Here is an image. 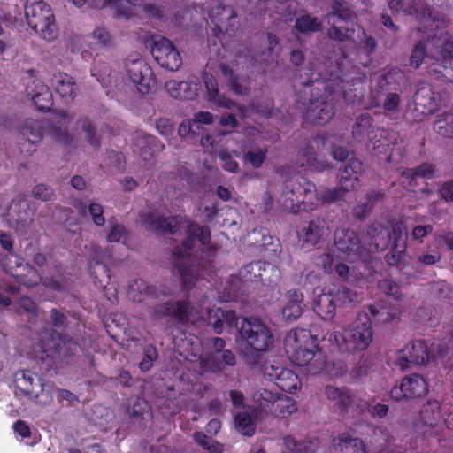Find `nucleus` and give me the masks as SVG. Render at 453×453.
<instances>
[{
    "label": "nucleus",
    "instance_id": "obj_46",
    "mask_svg": "<svg viewBox=\"0 0 453 453\" xmlns=\"http://www.w3.org/2000/svg\"><path fill=\"white\" fill-rule=\"evenodd\" d=\"M434 45L437 48L438 60L453 71V40L441 41L436 37Z\"/></svg>",
    "mask_w": 453,
    "mask_h": 453
},
{
    "label": "nucleus",
    "instance_id": "obj_37",
    "mask_svg": "<svg viewBox=\"0 0 453 453\" xmlns=\"http://www.w3.org/2000/svg\"><path fill=\"white\" fill-rule=\"evenodd\" d=\"M203 79L206 88L208 100L211 103L228 110H234L238 107L234 101L219 93L218 81L212 74L204 73Z\"/></svg>",
    "mask_w": 453,
    "mask_h": 453
},
{
    "label": "nucleus",
    "instance_id": "obj_60",
    "mask_svg": "<svg viewBox=\"0 0 453 453\" xmlns=\"http://www.w3.org/2000/svg\"><path fill=\"white\" fill-rule=\"evenodd\" d=\"M50 319L53 328L51 332H58V330L64 331L68 326L66 315L62 311L56 308L50 311Z\"/></svg>",
    "mask_w": 453,
    "mask_h": 453
},
{
    "label": "nucleus",
    "instance_id": "obj_40",
    "mask_svg": "<svg viewBox=\"0 0 453 453\" xmlns=\"http://www.w3.org/2000/svg\"><path fill=\"white\" fill-rule=\"evenodd\" d=\"M317 438L296 441L292 435L283 438V444L289 453H315L319 448Z\"/></svg>",
    "mask_w": 453,
    "mask_h": 453
},
{
    "label": "nucleus",
    "instance_id": "obj_45",
    "mask_svg": "<svg viewBox=\"0 0 453 453\" xmlns=\"http://www.w3.org/2000/svg\"><path fill=\"white\" fill-rule=\"evenodd\" d=\"M36 392L31 401L41 406H48L53 403L57 387L52 382L35 383Z\"/></svg>",
    "mask_w": 453,
    "mask_h": 453
},
{
    "label": "nucleus",
    "instance_id": "obj_25",
    "mask_svg": "<svg viewBox=\"0 0 453 453\" xmlns=\"http://www.w3.org/2000/svg\"><path fill=\"white\" fill-rule=\"evenodd\" d=\"M387 129L373 125V118L368 112L359 114L352 127V135L357 142L367 139L374 147L381 138L386 137Z\"/></svg>",
    "mask_w": 453,
    "mask_h": 453
},
{
    "label": "nucleus",
    "instance_id": "obj_44",
    "mask_svg": "<svg viewBox=\"0 0 453 453\" xmlns=\"http://www.w3.org/2000/svg\"><path fill=\"white\" fill-rule=\"evenodd\" d=\"M419 417L421 422L428 426H434L441 418V403L435 399H428L422 406Z\"/></svg>",
    "mask_w": 453,
    "mask_h": 453
},
{
    "label": "nucleus",
    "instance_id": "obj_56",
    "mask_svg": "<svg viewBox=\"0 0 453 453\" xmlns=\"http://www.w3.org/2000/svg\"><path fill=\"white\" fill-rule=\"evenodd\" d=\"M150 285L142 279H135L129 285V293L134 302H142V296H149Z\"/></svg>",
    "mask_w": 453,
    "mask_h": 453
},
{
    "label": "nucleus",
    "instance_id": "obj_47",
    "mask_svg": "<svg viewBox=\"0 0 453 453\" xmlns=\"http://www.w3.org/2000/svg\"><path fill=\"white\" fill-rule=\"evenodd\" d=\"M296 402L292 397L280 395L273 408L270 409V412L275 416L287 418L296 412Z\"/></svg>",
    "mask_w": 453,
    "mask_h": 453
},
{
    "label": "nucleus",
    "instance_id": "obj_55",
    "mask_svg": "<svg viewBox=\"0 0 453 453\" xmlns=\"http://www.w3.org/2000/svg\"><path fill=\"white\" fill-rule=\"evenodd\" d=\"M78 125L81 130L85 133L86 141L95 149L100 147V137L96 134V127L87 117L79 119Z\"/></svg>",
    "mask_w": 453,
    "mask_h": 453
},
{
    "label": "nucleus",
    "instance_id": "obj_3",
    "mask_svg": "<svg viewBox=\"0 0 453 453\" xmlns=\"http://www.w3.org/2000/svg\"><path fill=\"white\" fill-rule=\"evenodd\" d=\"M206 321L216 334H221L225 328L235 326L241 337L256 352L255 357L267 351L273 345V336L270 328L257 318H236L234 310L211 308L207 310Z\"/></svg>",
    "mask_w": 453,
    "mask_h": 453
},
{
    "label": "nucleus",
    "instance_id": "obj_13",
    "mask_svg": "<svg viewBox=\"0 0 453 453\" xmlns=\"http://www.w3.org/2000/svg\"><path fill=\"white\" fill-rule=\"evenodd\" d=\"M157 63L170 71H177L182 65L178 49L167 38L154 35L145 42Z\"/></svg>",
    "mask_w": 453,
    "mask_h": 453
},
{
    "label": "nucleus",
    "instance_id": "obj_26",
    "mask_svg": "<svg viewBox=\"0 0 453 453\" xmlns=\"http://www.w3.org/2000/svg\"><path fill=\"white\" fill-rule=\"evenodd\" d=\"M415 111L422 115L434 114L441 106V95L434 92L431 84L420 81L413 96Z\"/></svg>",
    "mask_w": 453,
    "mask_h": 453
},
{
    "label": "nucleus",
    "instance_id": "obj_50",
    "mask_svg": "<svg viewBox=\"0 0 453 453\" xmlns=\"http://www.w3.org/2000/svg\"><path fill=\"white\" fill-rule=\"evenodd\" d=\"M194 441L209 453H223L224 446L218 441L207 436L203 432H195L192 435Z\"/></svg>",
    "mask_w": 453,
    "mask_h": 453
},
{
    "label": "nucleus",
    "instance_id": "obj_32",
    "mask_svg": "<svg viewBox=\"0 0 453 453\" xmlns=\"http://www.w3.org/2000/svg\"><path fill=\"white\" fill-rule=\"evenodd\" d=\"M27 95L31 97L40 111H50L53 106V96L50 88L40 80H34L27 87Z\"/></svg>",
    "mask_w": 453,
    "mask_h": 453
},
{
    "label": "nucleus",
    "instance_id": "obj_23",
    "mask_svg": "<svg viewBox=\"0 0 453 453\" xmlns=\"http://www.w3.org/2000/svg\"><path fill=\"white\" fill-rule=\"evenodd\" d=\"M430 351L425 340H414L405 345L397 353L396 364L401 370H405L411 365H424L428 363Z\"/></svg>",
    "mask_w": 453,
    "mask_h": 453
},
{
    "label": "nucleus",
    "instance_id": "obj_57",
    "mask_svg": "<svg viewBox=\"0 0 453 453\" xmlns=\"http://www.w3.org/2000/svg\"><path fill=\"white\" fill-rule=\"evenodd\" d=\"M92 76L96 77L104 88H107L111 84V70L106 64L95 65L91 70Z\"/></svg>",
    "mask_w": 453,
    "mask_h": 453
},
{
    "label": "nucleus",
    "instance_id": "obj_17",
    "mask_svg": "<svg viewBox=\"0 0 453 453\" xmlns=\"http://www.w3.org/2000/svg\"><path fill=\"white\" fill-rule=\"evenodd\" d=\"M2 265L5 273L26 287H35L42 280L39 272L30 264L25 262L21 257L11 255L10 259L3 260Z\"/></svg>",
    "mask_w": 453,
    "mask_h": 453
},
{
    "label": "nucleus",
    "instance_id": "obj_36",
    "mask_svg": "<svg viewBox=\"0 0 453 453\" xmlns=\"http://www.w3.org/2000/svg\"><path fill=\"white\" fill-rule=\"evenodd\" d=\"M286 297L287 303L281 310V315L284 321L291 323L301 317L304 296L301 290L293 288L287 291Z\"/></svg>",
    "mask_w": 453,
    "mask_h": 453
},
{
    "label": "nucleus",
    "instance_id": "obj_9",
    "mask_svg": "<svg viewBox=\"0 0 453 453\" xmlns=\"http://www.w3.org/2000/svg\"><path fill=\"white\" fill-rule=\"evenodd\" d=\"M24 12L27 25L43 39H54L55 16L50 4L42 0H26Z\"/></svg>",
    "mask_w": 453,
    "mask_h": 453
},
{
    "label": "nucleus",
    "instance_id": "obj_28",
    "mask_svg": "<svg viewBox=\"0 0 453 453\" xmlns=\"http://www.w3.org/2000/svg\"><path fill=\"white\" fill-rule=\"evenodd\" d=\"M403 176L409 180L408 186L414 192L428 194L430 193L428 183L424 181L422 187L418 188V181L419 179L426 180L435 179L438 177V174L435 165L429 162H424L414 168L405 170L403 173Z\"/></svg>",
    "mask_w": 453,
    "mask_h": 453
},
{
    "label": "nucleus",
    "instance_id": "obj_43",
    "mask_svg": "<svg viewBox=\"0 0 453 453\" xmlns=\"http://www.w3.org/2000/svg\"><path fill=\"white\" fill-rule=\"evenodd\" d=\"M325 394L328 400L332 401L340 410H345L351 403V393L347 388L326 386Z\"/></svg>",
    "mask_w": 453,
    "mask_h": 453
},
{
    "label": "nucleus",
    "instance_id": "obj_22",
    "mask_svg": "<svg viewBox=\"0 0 453 453\" xmlns=\"http://www.w3.org/2000/svg\"><path fill=\"white\" fill-rule=\"evenodd\" d=\"M428 392V383L426 379L417 373L405 376L399 386H395L390 391V396L395 401L415 399L425 396Z\"/></svg>",
    "mask_w": 453,
    "mask_h": 453
},
{
    "label": "nucleus",
    "instance_id": "obj_4",
    "mask_svg": "<svg viewBox=\"0 0 453 453\" xmlns=\"http://www.w3.org/2000/svg\"><path fill=\"white\" fill-rule=\"evenodd\" d=\"M348 192L339 184V187L318 194L316 185L312 181L297 175L284 181L281 201L285 209L292 214H297L301 211L308 212L316 210L319 203L330 204L344 200Z\"/></svg>",
    "mask_w": 453,
    "mask_h": 453
},
{
    "label": "nucleus",
    "instance_id": "obj_53",
    "mask_svg": "<svg viewBox=\"0 0 453 453\" xmlns=\"http://www.w3.org/2000/svg\"><path fill=\"white\" fill-rule=\"evenodd\" d=\"M341 443V453H366L364 441L359 438H351L347 434L339 436Z\"/></svg>",
    "mask_w": 453,
    "mask_h": 453
},
{
    "label": "nucleus",
    "instance_id": "obj_12",
    "mask_svg": "<svg viewBox=\"0 0 453 453\" xmlns=\"http://www.w3.org/2000/svg\"><path fill=\"white\" fill-rule=\"evenodd\" d=\"M104 253L101 247L96 244L90 245L88 258V270L93 279L94 285L105 291L106 298L111 303L118 302V291L115 287L107 288L111 280V270L104 263Z\"/></svg>",
    "mask_w": 453,
    "mask_h": 453
},
{
    "label": "nucleus",
    "instance_id": "obj_62",
    "mask_svg": "<svg viewBox=\"0 0 453 453\" xmlns=\"http://www.w3.org/2000/svg\"><path fill=\"white\" fill-rule=\"evenodd\" d=\"M218 156L221 162V167L225 171L234 173L238 172L239 164L234 159L233 156L227 150H219Z\"/></svg>",
    "mask_w": 453,
    "mask_h": 453
},
{
    "label": "nucleus",
    "instance_id": "obj_52",
    "mask_svg": "<svg viewBox=\"0 0 453 453\" xmlns=\"http://www.w3.org/2000/svg\"><path fill=\"white\" fill-rule=\"evenodd\" d=\"M279 395V394L273 393L269 389L259 388L253 395V401L259 408L270 411V409L273 408Z\"/></svg>",
    "mask_w": 453,
    "mask_h": 453
},
{
    "label": "nucleus",
    "instance_id": "obj_29",
    "mask_svg": "<svg viewBox=\"0 0 453 453\" xmlns=\"http://www.w3.org/2000/svg\"><path fill=\"white\" fill-rule=\"evenodd\" d=\"M295 165L305 171L322 173L332 168V165L324 159H319L314 147L307 143L299 149Z\"/></svg>",
    "mask_w": 453,
    "mask_h": 453
},
{
    "label": "nucleus",
    "instance_id": "obj_15",
    "mask_svg": "<svg viewBox=\"0 0 453 453\" xmlns=\"http://www.w3.org/2000/svg\"><path fill=\"white\" fill-rule=\"evenodd\" d=\"M129 80L142 94H147L154 82L153 72L146 61L137 53L129 55L125 61Z\"/></svg>",
    "mask_w": 453,
    "mask_h": 453
},
{
    "label": "nucleus",
    "instance_id": "obj_7",
    "mask_svg": "<svg viewBox=\"0 0 453 453\" xmlns=\"http://www.w3.org/2000/svg\"><path fill=\"white\" fill-rule=\"evenodd\" d=\"M357 300V294L345 286L324 288L313 302L314 312L323 320H332L336 309Z\"/></svg>",
    "mask_w": 453,
    "mask_h": 453
},
{
    "label": "nucleus",
    "instance_id": "obj_24",
    "mask_svg": "<svg viewBox=\"0 0 453 453\" xmlns=\"http://www.w3.org/2000/svg\"><path fill=\"white\" fill-rule=\"evenodd\" d=\"M142 223L146 229L154 233L176 234L184 224L185 218L180 215L162 217L156 211L141 215Z\"/></svg>",
    "mask_w": 453,
    "mask_h": 453
},
{
    "label": "nucleus",
    "instance_id": "obj_63",
    "mask_svg": "<svg viewBox=\"0 0 453 453\" xmlns=\"http://www.w3.org/2000/svg\"><path fill=\"white\" fill-rule=\"evenodd\" d=\"M362 34L364 37L358 43V49L365 56L370 57L377 48V41L373 36L366 35L364 29H362Z\"/></svg>",
    "mask_w": 453,
    "mask_h": 453
},
{
    "label": "nucleus",
    "instance_id": "obj_5",
    "mask_svg": "<svg viewBox=\"0 0 453 453\" xmlns=\"http://www.w3.org/2000/svg\"><path fill=\"white\" fill-rule=\"evenodd\" d=\"M373 329L371 318L365 312H358L356 319L342 331L326 334L327 340L334 350L342 355H349L365 350L371 344Z\"/></svg>",
    "mask_w": 453,
    "mask_h": 453
},
{
    "label": "nucleus",
    "instance_id": "obj_64",
    "mask_svg": "<svg viewBox=\"0 0 453 453\" xmlns=\"http://www.w3.org/2000/svg\"><path fill=\"white\" fill-rule=\"evenodd\" d=\"M391 242V228L384 226L378 236L371 242L377 250H384Z\"/></svg>",
    "mask_w": 453,
    "mask_h": 453
},
{
    "label": "nucleus",
    "instance_id": "obj_8",
    "mask_svg": "<svg viewBox=\"0 0 453 453\" xmlns=\"http://www.w3.org/2000/svg\"><path fill=\"white\" fill-rule=\"evenodd\" d=\"M388 5L396 12L415 16L419 33L433 32L440 27H445V20L433 16L430 6L424 0H388Z\"/></svg>",
    "mask_w": 453,
    "mask_h": 453
},
{
    "label": "nucleus",
    "instance_id": "obj_41",
    "mask_svg": "<svg viewBox=\"0 0 453 453\" xmlns=\"http://www.w3.org/2000/svg\"><path fill=\"white\" fill-rule=\"evenodd\" d=\"M219 70L226 81L228 88L236 96H243L248 91V86L246 81H243L239 74H236L234 71L226 63H221L219 65Z\"/></svg>",
    "mask_w": 453,
    "mask_h": 453
},
{
    "label": "nucleus",
    "instance_id": "obj_49",
    "mask_svg": "<svg viewBox=\"0 0 453 453\" xmlns=\"http://www.w3.org/2000/svg\"><path fill=\"white\" fill-rule=\"evenodd\" d=\"M234 426L236 430L245 436H252L256 432V424L247 411H242L235 415Z\"/></svg>",
    "mask_w": 453,
    "mask_h": 453
},
{
    "label": "nucleus",
    "instance_id": "obj_39",
    "mask_svg": "<svg viewBox=\"0 0 453 453\" xmlns=\"http://www.w3.org/2000/svg\"><path fill=\"white\" fill-rule=\"evenodd\" d=\"M441 27L434 29L433 32L425 33L426 41L420 40L415 43L410 57V66L418 69L422 65L424 59L427 56V43L434 42L436 37L441 36L443 34L441 31Z\"/></svg>",
    "mask_w": 453,
    "mask_h": 453
},
{
    "label": "nucleus",
    "instance_id": "obj_31",
    "mask_svg": "<svg viewBox=\"0 0 453 453\" xmlns=\"http://www.w3.org/2000/svg\"><path fill=\"white\" fill-rule=\"evenodd\" d=\"M364 173L363 163L357 158H350L339 169V184L347 191L359 187V178Z\"/></svg>",
    "mask_w": 453,
    "mask_h": 453
},
{
    "label": "nucleus",
    "instance_id": "obj_48",
    "mask_svg": "<svg viewBox=\"0 0 453 453\" xmlns=\"http://www.w3.org/2000/svg\"><path fill=\"white\" fill-rule=\"evenodd\" d=\"M408 232L407 226L403 221H397L391 226V242L392 246L406 251L407 249Z\"/></svg>",
    "mask_w": 453,
    "mask_h": 453
},
{
    "label": "nucleus",
    "instance_id": "obj_19",
    "mask_svg": "<svg viewBox=\"0 0 453 453\" xmlns=\"http://www.w3.org/2000/svg\"><path fill=\"white\" fill-rule=\"evenodd\" d=\"M238 274L240 280L242 282L266 285L273 281L272 274L278 278L280 272L273 265L257 260L241 267Z\"/></svg>",
    "mask_w": 453,
    "mask_h": 453
},
{
    "label": "nucleus",
    "instance_id": "obj_27",
    "mask_svg": "<svg viewBox=\"0 0 453 453\" xmlns=\"http://www.w3.org/2000/svg\"><path fill=\"white\" fill-rule=\"evenodd\" d=\"M44 126L42 121L27 119L24 121L20 130L23 136V142H20L19 150L25 156H31L36 151L35 145L42 142L43 138Z\"/></svg>",
    "mask_w": 453,
    "mask_h": 453
},
{
    "label": "nucleus",
    "instance_id": "obj_61",
    "mask_svg": "<svg viewBox=\"0 0 453 453\" xmlns=\"http://www.w3.org/2000/svg\"><path fill=\"white\" fill-rule=\"evenodd\" d=\"M267 149L263 148L259 149L258 150L252 151L248 150L243 157L244 160L248 163H250L254 168H259L264 164L267 157Z\"/></svg>",
    "mask_w": 453,
    "mask_h": 453
},
{
    "label": "nucleus",
    "instance_id": "obj_16",
    "mask_svg": "<svg viewBox=\"0 0 453 453\" xmlns=\"http://www.w3.org/2000/svg\"><path fill=\"white\" fill-rule=\"evenodd\" d=\"M261 369L264 377L273 381L281 391L292 394L301 388L298 375L288 368L265 361Z\"/></svg>",
    "mask_w": 453,
    "mask_h": 453
},
{
    "label": "nucleus",
    "instance_id": "obj_10",
    "mask_svg": "<svg viewBox=\"0 0 453 453\" xmlns=\"http://www.w3.org/2000/svg\"><path fill=\"white\" fill-rule=\"evenodd\" d=\"M331 234V226L323 217H310L296 226V236L302 249L311 250L325 242Z\"/></svg>",
    "mask_w": 453,
    "mask_h": 453
},
{
    "label": "nucleus",
    "instance_id": "obj_54",
    "mask_svg": "<svg viewBox=\"0 0 453 453\" xmlns=\"http://www.w3.org/2000/svg\"><path fill=\"white\" fill-rule=\"evenodd\" d=\"M184 223H188L187 227L188 228V232L193 234L196 240H198L203 245H208L211 240V230L206 226H200L196 222L188 221L187 217H184Z\"/></svg>",
    "mask_w": 453,
    "mask_h": 453
},
{
    "label": "nucleus",
    "instance_id": "obj_51",
    "mask_svg": "<svg viewBox=\"0 0 453 453\" xmlns=\"http://www.w3.org/2000/svg\"><path fill=\"white\" fill-rule=\"evenodd\" d=\"M434 129L445 138H453V113L444 112L438 115L434 124Z\"/></svg>",
    "mask_w": 453,
    "mask_h": 453
},
{
    "label": "nucleus",
    "instance_id": "obj_6",
    "mask_svg": "<svg viewBox=\"0 0 453 453\" xmlns=\"http://www.w3.org/2000/svg\"><path fill=\"white\" fill-rule=\"evenodd\" d=\"M284 349L293 364L305 366L318 351V340L311 331L303 328L291 330L285 337Z\"/></svg>",
    "mask_w": 453,
    "mask_h": 453
},
{
    "label": "nucleus",
    "instance_id": "obj_14",
    "mask_svg": "<svg viewBox=\"0 0 453 453\" xmlns=\"http://www.w3.org/2000/svg\"><path fill=\"white\" fill-rule=\"evenodd\" d=\"M213 351L201 360V367L204 372L219 373L226 366L233 367L236 364V357L230 349H225L226 341L220 337L211 339Z\"/></svg>",
    "mask_w": 453,
    "mask_h": 453
},
{
    "label": "nucleus",
    "instance_id": "obj_38",
    "mask_svg": "<svg viewBox=\"0 0 453 453\" xmlns=\"http://www.w3.org/2000/svg\"><path fill=\"white\" fill-rule=\"evenodd\" d=\"M360 312H365L371 318L372 324L378 326L386 325L398 318L396 308L380 303L366 305Z\"/></svg>",
    "mask_w": 453,
    "mask_h": 453
},
{
    "label": "nucleus",
    "instance_id": "obj_21",
    "mask_svg": "<svg viewBox=\"0 0 453 453\" xmlns=\"http://www.w3.org/2000/svg\"><path fill=\"white\" fill-rule=\"evenodd\" d=\"M214 24L213 34L219 39L220 35L234 34L239 27V18L233 6L219 4L210 13Z\"/></svg>",
    "mask_w": 453,
    "mask_h": 453
},
{
    "label": "nucleus",
    "instance_id": "obj_58",
    "mask_svg": "<svg viewBox=\"0 0 453 453\" xmlns=\"http://www.w3.org/2000/svg\"><path fill=\"white\" fill-rule=\"evenodd\" d=\"M401 92H381L385 96L382 102V108L385 111L390 113H397L400 111Z\"/></svg>",
    "mask_w": 453,
    "mask_h": 453
},
{
    "label": "nucleus",
    "instance_id": "obj_11",
    "mask_svg": "<svg viewBox=\"0 0 453 453\" xmlns=\"http://www.w3.org/2000/svg\"><path fill=\"white\" fill-rule=\"evenodd\" d=\"M40 342L46 357L58 364H70L78 349L76 341L70 335L58 332H50L49 339H42Z\"/></svg>",
    "mask_w": 453,
    "mask_h": 453
},
{
    "label": "nucleus",
    "instance_id": "obj_42",
    "mask_svg": "<svg viewBox=\"0 0 453 453\" xmlns=\"http://www.w3.org/2000/svg\"><path fill=\"white\" fill-rule=\"evenodd\" d=\"M294 28L299 34H313L321 30L322 22L319 19V18L312 16L311 14L305 12L296 19Z\"/></svg>",
    "mask_w": 453,
    "mask_h": 453
},
{
    "label": "nucleus",
    "instance_id": "obj_59",
    "mask_svg": "<svg viewBox=\"0 0 453 453\" xmlns=\"http://www.w3.org/2000/svg\"><path fill=\"white\" fill-rule=\"evenodd\" d=\"M158 357L157 350L152 344L146 345L143 349V357L139 363V368L142 372L149 371Z\"/></svg>",
    "mask_w": 453,
    "mask_h": 453
},
{
    "label": "nucleus",
    "instance_id": "obj_33",
    "mask_svg": "<svg viewBox=\"0 0 453 453\" xmlns=\"http://www.w3.org/2000/svg\"><path fill=\"white\" fill-rule=\"evenodd\" d=\"M50 84L54 91L65 103L68 104L74 100L78 85L73 77L66 73L58 72L52 75Z\"/></svg>",
    "mask_w": 453,
    "mask_h": 453
},
{
    "label": "nucleus",
    "instance_id": "obj_35",
    "mask_svg": "<svg viewBox=\"0 0 453 453\" xmlns=\"http://www.w3.org/2000/svg\"><path fill=\"white\" fill-rule=\"evenodd\" d=\"M43 380L30 371H22L15 374V395L18 397L32 399L36 390L35 383H42Z\"/></svg>",
    "mask_w": 453,
    "mask_h": 453
},
{
    "label": "nucleus",
    "instance_id": "obj_30",
    "mask_svg": "<svg viewBox=\"0 0 453 453\" xmlns=\"http://www.w3.org/2000/svg\"><path fill=\"white\" fill-rule=\"evenodd\" d=\"M165 88L173 98L180 100H194L202 89V83L197 77L192 76L188 81H169Z\"/></svg>",
    "mask_w": 453,
    "mask_h": 453
},
{
    "label": "nucleus",
    "instance_id": "obj_20",
    "mask_svg": "<svg viewBox=\"0 0 453 453\" xmlns=\"http://www.w3.org/2000/svg\"><path fill=\"white\" fill-rule=\"evenodd\" d=\"M385 136L374 146L375 153L379 156L385 155L387 163L396 166L403 164L407 153L404 142L394 131L388 130Z\"/></svg>",
    "mask_w": 453,
    "mask_h": 453
},
{
    "label": "nucleus",
    "instance_id": "obj_34",
    "mask_svg": "<svg viewBox=\"0 0 453 453\" xmlns=\"http://www.w3.org/2000/svg\"><path fill=\"white\" fill-rule=\"evenodd\" d=\"M406 76L404 72L397 67L391 68L378 78V91L381 92H402L405 85Z\"/></svg>",
    "mask_w": 453,
    "mask_h": 453
},
{
    "label": "nucleus",
    "instance_id": "obj_2",
    "mask_svg": "<svg viewBox=\"0 0 453 453\" xmlns=\"http://www.w3.org/2000/svg\"><path fill=\"white\" fill-rule=\"evenodd\" d=\"M187 236L182 241L180 246L175 247L173 250V273H178L182 282L183 291L188 293L195 286L198 270L196 265V259L191 255L195 247L196 238L186 230ZM192 305L189 301V294L186 295V298L178 301H166L154 305L150 310V318L153 319H160L166 317H172L181 324H186L190 316Z\"/></svg>",
    "mask_w": 453,
    "mask_h": 453
},
{
    "label": "nucleus",
    "instance_id": "obj_1",
    "mask_svg": "<svg viewBox=\"0 0 453 453\" xmlns=\"http://www.w3.org/2000/svg\"><path fill=\"white\" fill-rule=\"evenodd\" d=\"M314 74L313 68L307 66L295 76V81L303 88L300 93L305 96L303 98L300 96L302 103L309 104L307 118L314 125L323 126L333 118L335 113L334 100L342 97L346 102L354 103L363 96L365 74L350 80L333 74L329 79H322L320 74L313 78Z\"/></svg>",
    "mask_w": 453,
    "mask_h": 453
},
{
    "label": "nucleus",
    "instance_id": "obj_18",
    "mask_svg": "<svg viewBox=\"0 0 453 453\" xmlns=\"http://www.w3.org/2000/svg\"><path fill=\"white\" fill-rule=\"evenodd\" d=\"M334 246L351 262L363 259L367 255L358 234L350 229H337L334 232Z\"/></svg>",
    "mask_w": 453,
    "mask_h": 453
}]
</instances>
